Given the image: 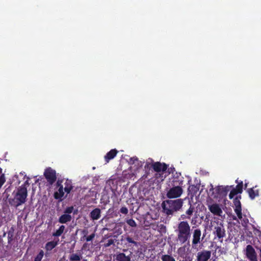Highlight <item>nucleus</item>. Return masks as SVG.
I'll return each instance as SVG.
<instances>
[{"instance_id":"18","label":"nucleus","mask_w":261,"mask_h":261,"mask_svg":"<svg viewBox=\"0 0 261 261\" xmlns=\"http://www.w3.org/2000/svg\"><path fill=\"white\" fill-rule=\"evenodd\" d=\"M190 207L186 212V215L183 214L181 215V217L182 218V219H190L191 216L193 215L194 211V207L192 206L190 203Z\"/></svg>"},{"instance_id":"26","label":"nucleus","mask_w":261,"mask_h":261,"mask_svg":"<svg viewBox=\"0 0 261 261\" xmlns=\"http://www.w3.org/2000/svg\"><path fill=\"white\" fill-rule=\"evenodd\" d=\"M81 256L76 253H73L71 254L69 257V259L71 261H79L81 259Z\"/></svg>"},{"instance_id":"2","label":"nucleus","mask_w":261,"mask_h":261,"mask_svg":"<svg viewBox=\"0 0 261 261\" xmlns=\"http://www.w3.org/2000/svg\"><path fill=\"white\" fill-rule=\"evenodd\" d=\"M183 205V200H167L162 203L163 212L167 215H173L174 213L178 211Z\"/></svg>"},{"instance_id":"30","label":"nucleus","mask_w":261,"mask_h":261,"mask_svg":"<svg viewBox=\"0 0 261 261\" xmlns=\"http://www.w3.org/2000/svg\"><path fill=\"white\" fill-rule=\"evenodd\" d=\"M241 198V196L236 197L233 200V203L235 207H239L241 206V203L240 201V199Z\"/></svg>"},{"instance_id":"23","label":"nucleus","mask_w":261,"mask_h":261,"mask_svg":"<svg viewBox=\"0 0 261 261\" xmlns=\"http://www.w3.org/2000/svg\"><path fill=\"white\" fill-rule=\"evenodd\" d=\"M14 232V229L12 227H11V228L9 229V230L7 232L8 243L9 244H11V242L13 240Z\"/></svg>"},{"instance_id":"22","label":"nucleus","mask_w":261,"mask_h":261,"mask_svg":"<svg viewBox=\"0 0 261 261\" xmlns=\"http://www.w3.org/2000/svg\"><path fill=\"white\" fill-rule=\"evenodd\" d=\"M64 190L63 187L61 186L59 188L58 191L55 192L54 197L56 199H60L64 196Z\"/></svg>"},{"instance_id":"7","label":"nucleus","mask_w":261,"mask_h":261,"mask_svg":"<svg viewBox=\"0 0 261 261\" xmlns=\"http://www.w3.org/2000/svg\"><path fill=\"white\" fill-rule=\"evenodd\" d=\"M44 176L50 185H53L57 180L56 171L51 167L45 169Z\"/></svg>"},{"instance_id":"37","label":"nucleus","mask_w":261,"mask_h":261,"mask_svg":"<svg viewBox=\"0 0 261 261\" xmlns=\"http://www.w3.org/2000/svg\"><path fill=\"white\" fill-rule=\"evenodd\" d=\"M136 161H138V159L137 157H133L130 159V163L131 164H134Z\"/></svg>"},{"instance_id":"12","label":"nucleus","mask_w":261,"mask_h":261,"mask_svg":"<svg viewBox=\"0 0 261 261\" xmlns=\"http://www.w3.org/2000/svg\"><path fill=\"white\" fill-rule=\"evenodd\" d=\"M236 181L238 183V185L235 188H233L230 191L229 195V197L230 199H232L235 195H237L238 194H241L243 192V181H241L240 182H238V179L236 180Z\"/></svg>"},{"instance_id":"1","label":"nucleus","mask_w":261,"mask_h":261,"mask_svg":"<svg viewBox=\"0 0 261 261\" xmlns=\"http://www.w3.org/2000/svg\"><path fill=\"white\" fill-rule=\"evenodd\" d=\"M175 232L176 234V240L181 245L187 243L189 245L192 234V230L189 222L182 221L178 222Z\"/></svg>"},{"instance_id":"28","label":"nucleus","mask_w":261,"mask_h":261,"mask_svg":"<svg viewBox=\"0 0 261 261\" xmlns=\"http://www.w3.org/2000/svg\"><path fill=\"white\" fill-rule=\"evenodd\" d=\"M234 212L236 213L238 218L241 219L242 218V207H235Z\"/></svg>"},{"instance_id":"34","label":"nucleus","mask_w":261,"mask_h":261,"mask_svg":"<svg viewBox=\"0 0 261 261\" xmlns=\"http://www.w3.org/2000/svg\"><path fill=\"white\" fill-rule=\"evenodd\" d=\"M95 234L94 233H93L92 234H90V236L87 237L86 238V240L87 242H89L92 241L95 237Z\"/></svg>"},{"instance_id":"19","label":"nucleus","mask_w":261,"mask_h":261,"mask_svg":"<svg viewBox=\"0 0 261 261\" xmlns=\"http://www.w3.org/2000/svg\"><path fill=\"white\" fill-rule=\"evenodd\" d=\"M72 219L71 215L68 214L62 215L59 218V222L60 223H66L70 222Z\"/></svg>"},{"instance_id":"33","label":"nucleus","mask_w":261,"mask_h":261,"mask_svg":"<svg viewBox=\"0 0 261 261\" xmlns=\"http://www.w3.org/2000/svg\"><path fill=\"white\" fill-rule=\"evenodd\" d=\"M73 211V206H68L66 207L64 211V213L65 214H71Z\"/></svg>"},{"instance_id":"25","label":"nucleus","mask_w":261,"mask_h":261,"mask_svg":"<svg viewBox=\"0 0 261 261\" xmlns=\"http://www.w3.org/2000/svg\"><path fill=\"white\" fill-rule=\"evenodd\" d=\"M161 259L162 261H175V258L172 256L168 254L163 255Z\"/></svg>"},{"instance_id":"11","label":"nucleus","mask_w":261,"mask_h":261,"mask_svg":"<svg viewBox=\"0 0 261 261\" xmlns=\"http://www.w3.org/2000/svg\"><path fill=\"white\" fill-rule=\"evenodd\" d=\"M214 233L219 239H221V242H222L223 238L226 236L225 230L223 224L220 223L215 226Z\"/></svg>"},{"instance_id":"21","label":"nucleus","mask_w":261,"mask_h":261,"mask_svg":"<svg viewBox=\"0 0 261 261\" xmlns=\"http://www.w3.org/2000/svg\"><path fill=\"white\" fill-rule=\"evenodd\" d=\"M65 188H64L65 192L67 194H69L73 189V186L71 180L66 179L64 184Z\"/></svg>"},{"instance_id":"24","label":"nucleus","mask_w":261,"mask_h":261,"mask_svg":"<svg viewBox=\"0 0 261 261\" xmlns=\"http://www.w3.org/2000/svg\"><path fill=\"white\" fill-rule=\"evenodd\" d=\"M65 229V226L61 225L60 226L58 229H57L56 232L53 233V236L54 237H59L61 236V234L63 233Z\"/></svg>"},{"instance_id":"10","label":"nucleus","mask_w":261,"mask_h":261,"mask_svg":"<svg viewBox=\"0 0 261 261\" xmlns=\"http://www.w3.org/2000/svg\"><path fill=\"white\" fill-rule=\"evenodd\" d=\"M211 256V251L203 250L197 253L196 261H207Z\"/></svg>"},{"instance_id":"40","label":"nucleus","mask_w":261,"mask_h":261,"mask_svg":"<svg viewBox=\"0 0 261 261\" xmlns=\"http://www.w3.org/2000/svg\"><path fill=\"white\" fill-rule=\"evenodd\" d=\"M88 230L87 229H84L82 231V233L84 234V238L86 237V235L88 234Z\"/></svg>"},{"instance_id":"14","label":"nucleus","mask_w":261,"mask_h":261,"mask_svg":"<svg viewBox=\"0 0 261 261\" xmlns=\"http://www.w3.org/2000/svg\"><path fill=\"white\" fill-rule=\"evenodd\" d=\"M132 252H130L129 255H126L123 252H117L114 255L115 260L116 261H131V254Z\"/></svg>"},{"instance_id":"29","label":"nucleus","mask_w":261,"mask_h":261,"mask_svg":"<svg viewBox=\"0 0 261 261\" xmlns=\"http://www.w3.org/2000/svg\"><path fill=\"white\" fill-rule=\"evenodd\" d=\"M188 190L191 194H195L197 191V188L195 186L191 185L189 187Z\"/></svg>"},{"instance_id":"38","label":"nucleus","mask_w":261,"mask_h":261,"mask_svg":"<svg viewBox=\"0 0 261 261\" xmlns=\"http://www.w3.org/2000/svg\"><path fill=\"white\" fill-rule=\"evenodd\" d=\"M30 184L29 182V180L28 179L24 182L23 185H22L19 187H24L27 189V186H28Z\"/></svg>"},{"instance_id":"16","label":"nucleus","mask_w":261,"mask_h":261,"mask_svg":"<svg viewBox=\"0 0 261 261\" xmlns=\"http://www.w3.org/2000/svg\"><path fill=\"white\" fill-rule=\"evenodd\" d=\"M118 152V150L116 149H111L109 151L105 156L104 159L105 162L108 163L109 161L113 159Z\"/></svg>"},{"instance_id":"15","label":"nucleus","mask_w":261,"mask_h":261,"mask_svg":"<svg viewBox=\"0 0 261 261\" xmlns=\"http://www.w3.org/2000/svg\"><path fill=\"white\" fill-rule=\"evenodd\" d=\"M210 212L215 215L221 216L223 212L219 205L217 203H214L208 206Z\"/></svg>"},{"instance_id":"17","label":"nucleus","mask_w":261,"mask_h":261,"mask_svg":"<svg viewBox=\"0 0 261 261\" xmlns=\"http://www.w3.org/2000/svg\"><path fill=\"white\" fill-rule=\"evenodd\" d=\"M101 217V210L99 208H95L90 213V217L92 220H97Z\"/></svg>"},{"instance_id":"6","label":"nucleus","mask_w":261,"mask_h":261,"mask_svg":"<svg viewBox=\"0 0 261 261\" xmlns=\"http://www.w3.org/2000/svg\"><path fill=\"white\" fill-rule=\"evenodd\" d=\"M120 241L124 247L128 249L133 250L134 247H138L140 245V243L137 241V239L127 234L122 236Z\"/></svg>"},{"instance_id":"39","label":"nucleus","mask_w":261,"mask_h":261,"mask_svg":"<svg viewBox=\"0 0 261 261\" xmlns=\"http://www.w3.org/2000/svg\"><path fill=\"white\" fill-rule=\"evenodd\" d=\"M62 180L58 179L56 183V186L57 187L60 188L61 186H63L62 185Z\"/></svg>"},{"instance_id":"35","label":"nucleus","mask_w":261,"mask_h":261,"mask_svg":"<svg viewBox=\"0 0 261 261\" xmlns=\"http://www.w3.org/2000/svg\"><path fill=\"white\" fill-rule=\"evenodd\" d=\"M120 212L123 214H127L128 213V209L126 207H122L120 210Z\"/></svg>"},{"instance_id":"32","label":"nucleus","mask_w":261,"mask_h":261,"mask_svg":"<svg viewBox=\"0 0 261 261\" xmlns=\"http://www.w3.org/2000/svg\"><path fill=\"white\" fill-rule=\"evenodd\" d=\"M115 239H109L105 244L104 246L105 247H110L111 245L114 244Z\"/></svg>"},{"instance_id":"36","label":"nucleus","mask_w":261,"mask_h":261,"mask_svg":"<svg viewBox=\"0 0 261 261\" xmlns=\"http://www.w3.org/2000/svg\"><path fill=\"white\" fill-rule=\"evenodd\" d=\"M192 260H193V258L192 257H191L190 256H186L184 258L183 260H179V261H192Z\"/></svg>"},{"instance_id":"42","label":"nucleus","mask_w":261,"mask_h":261,"mask_svg":"<svg viewBox=\"0 0 261 261\" xmlns=\"http://www.w3.org/2000/svg\"><path fill=\"white\" fill-rule=\"evenodd\" d=\"M170 170H171V171H169V173H171V172L173 173V170H175V169L174 168H171Z\"/></svg>"},{"instance_id":"43","label":"nucleus","mask_w":261,"mask_h":261,"mask_svg":"<svg viewBox=\"0 0 261 261\" xmlns=\"http://www.w3.org/2000/svg\"><path fill=\"white\" fill-rule=\"evenodd\" d=\"M2 169L1 168H0V175L1 174L2 175Z\"/></svg>"},{"instance_id":"20","label":"nucleus","mask_w":261,"mask_h":261,"mask_svg":"<svg viewBox=\"0 0 261 261\" xmlns=\"http://www.w3.org/2000/svg\"><path fill=\"white\" fill-rule=\"evenodd\" d=\"M59 239L55 241H52L47 242L45 244V248L47 251H50L52 249H53L54 248H55L57 245L58 244Z\"/></svg>"},{"instance_id":"13","label":"nucleus","mask_w":261,"mask_h":261,"mask_svg":"<svg viewBox=\"0 0 261 261\" xmlns=\"http://www.w3.org/2000/svg\"><path fill=\"white\" fill-rule=\"evenodd\" d=\"M151 167L154 171L160 172L166 171L168 165L165 163H161V162H156L153 163L151 164Z\"/></svg>"},{"instance_id":"31","label":"nucleus","mask_w":261,"mask_h":261,"mask_svg":"<svg viewBox=\"0 0 261 261\" xmlns=\"http://www.w3.org/2000/svg\"><path fill=\"white\" fill-rule=\"evenodd\" d=\"M126 222L129 226L132 227H135L137 226L136 222L133 219L126 220Z\"/></svg>"},{"instance_id":"5","label":"nucleus","mask_w":261,"mask_h":261,"mask_svg":"<svg viewBox=\"0 0 261 261\" xmlns=\"http://www.w3.org/2000/svg\"><path fill=\"white\" fill-rule=\"evenodd\" d=\"M211 188L210 189V192L211 193V196L214 198H220L226 196L227 193L231 189V186H219L216 187L215 188H213L212 185H211Z\"/></svg>"},{"instance_id":"41","label":"nucleus","mask_w":261,"mask_h":261,"mask_svg":"<svg viewBox=\"0 0 261 261\" xmlns=\"http://www.w3.org/2000/svg\"><path fill=\"white\" fill-rule=\"evenodd\" d=\"M196 219V218H193L192 219L191 222L192 224H195V222H194V221H195L194 219Z\"/></svg>"},{"instance_id":"4","label":"nucleus","mask_w":261,"mask_h":261,"mask_svg":"<svg viewBox=\"0 0 261 261\" xmlns=\"http://www.w3.org/2000/svg\"><path fill=\"white\" fill-rule=\"evenodd\" d=\"M182 178V177L181 179L174 178L173 179V186L169 189L166 194V196L168 198H176L181 195L183 193V190L181 188L184 182Z\"/></svg>"},{"instance_id":"3","label":"nucleus","mask_w":261,"mask_h":261,"mask_svg":"<svg viewBox=\"0 0 261 261\" xmlns=\"http://www.w3.org/2000/svg\"><path fill=\"white\" fill-rule=\"evenodd\" d=\"M28 196V191L24 187H18L14 195V198L9 199V203L11 206L17 207L26 201Z\"/></svg>"},{"instance_id":"8","label":"nucleus","mask_w":261,"mask_h":261,"mask_svg":"<svg viewBox=\"0 0 261 261\" xmlns=\"http://www.w3.org/2000/svg\"><path fill=\"white\" fill-rule=\"evenodd\" d=\"M245 255L249 261H257V255L254 248L251 245H247Z\"/></svg>"},{"instance_id":"27","label":"nucleus","mask_w":261,"mask_h":261,"mask_svg":"<svg viewBox=\"0 0 261 261\" xmlns=\"http://www.w3.org/2000/svg\"><path fill=\"white\" fill-rule=\"evenodd\" d=\"M248 192L251 199H254L256 196H258L257 192H255L252 188L249 189Z\"/></svg>"},{"instance_id":"44","label":"nucleus","mask_w":261,"mask_h":261,"mask_svg":"<svg viewBox=\"0 0 261 261\" xmlns=\"http://www.w3.org/2000/svg\"><path fill=\"white\" fill-rule=\"evenodd\" d=\"M148 165H149V163H146V165L145 166V168H146V166H148Z\"/></svg>"},{"instance_id":"9","label":"nucleus","mask_w":261,"mask_h":261,"mask_svg":"<svg viewBox=\"0 0 261 261\" xmlns=\"http://www.w3.org/2000/svg\"><path fill=\"white\" fill-rule=\"evenodd\" d=\"M201 231L200 228H196L192 232V247H195L200 243Z\"/></svg>"}]
</instances>
